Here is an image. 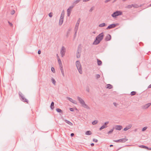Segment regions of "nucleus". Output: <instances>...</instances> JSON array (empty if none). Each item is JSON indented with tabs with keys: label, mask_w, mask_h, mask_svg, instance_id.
<instances>
[{
	"label": "nucleus",
	"mask_w": 151,
	"mask_h": 151,
	"mask_svg": "<svg viewBox=\"0 0 151 151\" xmlns=\"http://www.w3.org/2000/svg\"><path fill=\"white\" fill-rule=\"evenodd\" d=\"M104 36L103 32H102L99 34L96 37V39L93 42V44L94 45H98L103 40Z\"/></svg>",
	"instance_id": "1"
},
{
	"label": "nucleus",
	"mask_w": 151,
	"mask_h": 151,
	"mask_svg": "<svg viewBox=\"0 0 151 151\" xmlns=\"http://www.w3.org/2000/svg\"><path fill=\"white\" fill-rule=\"evenodd\" d=\"M77 99L79 101L80 103L81 106L84 108H86L87 109H90V107L85 104L84 100L79 96L77 97Z\"/></svg>",
	"instance_id": "2"
},
{
	"label": "nucleus",
	"mask_w": 151,
	"mask_h": 151,
	"mask_svg": "<svg viewBox=\"0 0 151 151\" xmlns=\"http://www.w3.org/2000/svg\"><path fill=\"white\" fill-rule=\"evenodd\" d=\"M76 65L79 72L81 74L82 73V68L81 65L79 61L77 60L76 62Z\"/></svg>",
	"instance_id": "3"
},
{
	"label": "nucleus",
	"mask_w": 151,
	"mask_h": 151,
	"mask_svg": "<svg viewBox=\"0 0 151 151\" xmlns=\"http://www.w3.org/2000/svg\"><path fill=\"white\" fill-rule=\"evenodd\" d=\"M19 98L21 100L24 102H26L27 103H28V100L24 97V95L20 91H19Z\"/></svg>",
	"instance_id": "4"
},
{
	"label": "nucleus",
	"mask_w": 151,
	"mask_h": 151,
	"mask_svg": "<svg viewBox=\"0 0 151 151\" xmlns=\"http://www.w3.org/2000/svg\"><path fill=\"white\" fill-rule=\"evenodd\" d=\"M122 12L120 11H117L114 12L111 15V16L113 17H116L122 15Z\"/></svg>",
	"instance_id": "5"
},
{
	"label": "nucleus",
	"mask_w": 151,
	"mask_h": 151,
	"mask_svg": "<svg viewBox=\"0 0 151 151\" xmlns=\"http://www.w3.org/2000/svg\"><path fill=\"white\" fill-rule=\"evenodd\" d=\"M128 139L123 138H122L120 139L117 140H114V141L116 142H125L127 141Z\"/></svg>",
	"instance_id": "6"
},
{
	"label": "nucleus",
	"mask_w": 151,
	"mask_h": 151,
	"mask_svg": "<svg viewBox=\"0 0 151 151\" xmlns=\"http://www.w3.org/2000/svg\"><path fill=\"white\" fill-rule=\"evenodd\" d=\"M119 24L118 23L113 24H111L108 26V27L106 28V29H108L114 28L116 26L118 25Z\"/></svg>",
	"instance_id": "7"
},
{
	"label": "nucleus",
	"mask_w": 151,
	"mask_h": 151,
	"mask_svg": "<svg viewBox=\"0 0 151 151\" xmlns=\"http://www.w3.org/2000/svg\"><path fill=\"white\" fill-rule=\"evenodd\" d=\"M74 6V5H72V6H70L67 9V12L68 16H70L72 11V9Z\"/></svg>",
	"instance_id": "8"
},
{
	"label": "nucleus",
	"mask_w": 151,
	"mask_h": 151,
	"mask_svg": "<svg viewBox=\"0 0 151 151\" xmlns=\"http://www.w3.org/2000/svg\"><path fill=\"white\" fill-rule=\"evenodd\" d=\"M109 122H105L104 124L100 128L99 130H101L102 129L106 128L107 127V124L109 123Z\"/></svg>",
	"instance_id": "9"
},
{
	"label": "nucleus",
	"mask_w": 151,
	"mask_h": 151,
	"mask_svg": "<svg viewBox=\"0 0 151 151\" xmlns=\"http://www.w3.org/2000/svg\"><path fill=\"white\" fill-rule=\"evenodd\" d=\"M65 48L64 46H63L60 51V54L62 57H63L65 55Z\"/></svg>",
	"instance_id": "10"
},
{
	"label": "nucleus",
	"mask_w": 151,
	"mask_h": 151,
	"mask_svg": "<svg viewBox=\"0 0 151 151\" xmlns=\"http://www.w3.org/2000/svg\"><path fill=\"white\" fill-rule=\"evenodd\" d=\"M151 105V103H148L145 105L142 106V108L145 109L147 108Z\"/></svg>",
	"instance_id": "11"
},
{
	"label": "nucleus",
	"mask_w": 151,
	"mask_h": 151,
	"mask_svg": "<svg viewBox=\"0 0 151 151\" xmlns=\"http://www.w3.org/2000/svg\"><path fill=\"white\" fill-rule=\"evenodd\" d=\"M111 36L110 34H108L105 38V40L106 41H109L111 40Z\"/></svg>",
	"instance_id": "12"
},
{
	"label": "nucleus",
	"mask_w": 151,
	"mask_h": 151,
	"mask_svg": "<svg viewBox=\"0 0 151 151\" xmlns=\"http://www.w3.org/2000/svg\"><path fill=\"white\" fill-rule=\"evenodd\" d=\"M122 128V127L121 125H116L115 127V129L118 130H120Z\"/></svg>",
	"instance_id": "13"
},
{
	"label": "nucleus",
	"mask_w": 151,
	"mask_h": 151,
	"mask_svg": "<svg viewBox=\"0 0 151 151\" xmlns=\"http://www.w3.org/2000/svg\"><path fill=\"white\" fill-rule=\"evenodd\" d=\"M60 70L61 72L62 75L63 76V77H64L65 74L64 73V70H63V68L62 65L60 66Z\"/></svg>",
	"instance_id": "14"
},
{
	"label": "nucleus",
	"mask_w": 151,
	"mask_h": 151,
	"mask_svg": "<svg viewBox=\"0 0 151 151\" xmlns=\"http://www.w3.org/2000/svg\"><path fill=\"white\" fill-rule=\"evenodd\" d=\"M65 14V12L64 10H63L62 12V13L61 14L60 17V19H63L64 18V16Z\"/></svg>",
	"instance_id": "15"
},
{
	"label": "nucleus",
	"mask_w": 151,
	"mask_h": 151,
	"mask_svg": "<svg viewBox=\"0 0 151 151\" xmlns=\"http://www.w3.org/2000/svg\"><path fill=\"white\" fill-rule=\"evenodd\" d=\"M106 88L110 89L113 88V86L109 84L106 85Z\"/></svg>",
	"instance_id": "16"
},
{
	"label": "nucleus",
	"mask_w": 151,
	"mask_h": 151,
	"mask_svg": "<svg viewBox=\"0 0 151 151\" xmlns=\"http://www.w3.org/2000/svg\"><path fill=\"white\" fill-rule=\"evenodd\" d=\"M54 103L53 101H52L50 105V107L51 109L53 110L54 107Z\"/></svg>",
	"instance_id": "17"
},
{
	"label": "nucleus",
	"mask_w": 151,
	"mask_h": 151,
	"mask_svg": "<svg viewBox=\"0 0 151 151\" xmlns=\"http://www.w3.org/2000/svg\"><path fill=\"white\" fill-rule=\"evenodd\" d=\"M81 48L80 46H78L77 50V52L79 54V53H81Z\"/></svg>",
	"instance_id": "18"
},
{
	"label": "nucleus",
	"mask_w": 151,
	"mask_h": 151,
	"mask_svg": "<svg viewBox=\"0 0 151 151\" xmlns=\"http://www.w3.org/2000/svg\"><path fill=\"white\" fill-rule=\"evenodd\" d=\"M56 111L58 113H61L62 114H63V112L59 108H57L56 109Z\"/></svg>",
	"instance_id": "19"
},
{
	"label": "nucleus",
	"mask_w": 151,
	"mask_h": 151,
	"mask_svg": "<svg viewBox=\"0 0 151 151\" xmlns=\"http://www.w3.org/2000/svg\"><path fill=\"white\" fill-rule=\"evenodd\" d=\"M65 122H66L70 126H72L73 125V124L68 120H65Z\"/></svg>",
	"instance_id": "20"
},
{
	"label": "nucleus",
	"mask_w": 151,
	"mask_h": 151,
	"mask_svg": "<svg viewBox=\"0 0 151 151\" xmlns=\"http://www.w3.org/2000/svg\"><path fill=\"white\" fill-rule=\"evenodd\" d=\"M92 134V132L90 131H87L85 133V134L86 135H90Z\"/></svg>",
	"instance_id": "21"
},
{
	"label": "nucleus",
	"mask_w": 151,
	"mask_h": 151,
	"mask_svg": "<svg viewBox=\"0 0 151 151\" xmlns=\"http://www.w3.org/2000/svg\"><path fill=\"white\" fill-rule=\"evenodd\" d=\"M97 63L98 65H102V61L98 59H97Z\"/></svg>",
	"instance_id": "22"
},
{
	"label": "nucleus",
	"mask_w": 151,
	"mask_h": 151,
	"mask_svg": "<svg viewBox=\"0 0 151 151\" xmlns=\"http://www.w3.org/2000/svg\"><path fill=\"white\" fill-rule=\"evenodd\" d=\"M106 25V24L105 23H101V24H100L99 25V27H102L105 26Z\"/></svg>",
	"instance_id": "23"
},
{
	"label": "nucleus",
	"mask_w": 151,
	"mask_h": 151,
	"mask_svg": "<svg viewBox=\"0 0 151 151\" xmlns=\"http://www.w3.org/2000/svg\"><path fill=\"white\" fill-rule=\"evenodd\" d=\"M80 22V19H78V20L77 21V23L76 24L75 26L78 27V26L79 25Z\"/></svg>",
	"instance_id": "24"
},
{
	"label": "nucleus",
	"mask_w": 151,
	"mask_h": 151,
	"mask_svg": "<svg viewBox=\"0 0 151 151\" xmlns=\"http://www.w3.org/2000/svg\"><path fill=\"white\" fill-rule=\"evenodd\" d=\"M51 81L52 83L54 85H55L56 82L55 80L53 78H52L51 79Z\"/></svg>",
	"instance_id": "25"
},
{
	"label": "nucleus",
	"mask_w": 151,
	"mask_h": 151,
	"mask_svg": "<svg viewBox=\"0 0 151 151\" xmlns=\"http://www.w3.org/2000/svg\"><path fill=\"white\" fill-rule=\"evenodd\" d=\"M63 19H59V25H61L63 23Z\"/></svg>",
	"instance_id": "26"
},
{
	"label": "nucleus",
	"mask_w": 151,
	"mask_h": 151,
	"mask_svg": "<svg viewBox=\"0 0 151 151\" xmlns=\"http://www.w3.org/2000/svg\"><path fill=\"white\" fill-rule=\"evenodd\" d=\"M98 122V120H95L92 122V123L93 125H95L97 124Z\"/></svg>",
	"instance_id": "27"
},
{
	"label": "nucleus",
	"mask_w": 151,
	"mask_h": 151,
	"mask_svg": "<svg viewBox=\"0 0 151 151\" xmlns=\"http://www.w3.org/2000/svg\"><path fill=\"white\" fill-rule=\"evenodd\" d=\"M58 62L59 63V66H62V64L61 63V61L60 59V58L58 59Z\"/></svg>",
	"instance_id": "28"
},
{
	"label": "nucleus",
	"mask_w": 151,
	"mask_h": 151,
	"mask_svg": "<svg viewBox=\"0 0 151 151\" xmlns=\"http://www.w3.org/2000/svg\"><path fill=\"white\" fill-rule=\"evenodd\" d=\"M114 128H113L111 130L109 131L108 132V134H111V133H112L114 131Z\"/></svg>",
	"instance_id": "29"
},
{
	"label": "nucleus",
	"mask_w": 151,
	"mask_h": 151,
	"mask_svg": "<svg viewBox=\"0 0 151 151\" xmlns=\"http://www.w3.org/2000/svg\"><path fill=\"white\" fill-rule=\"evenodd\" d=\"M136 92L134 91H133L131 92L130 94L131 96H134L136 94Z\"/></svg>",
	"instance_id": "30"
},
{
	"label": "nucleus",
	"mask_w": 151,
	"mask_h": 151,
	"mask_svg": "<svg viewBox=\"0 0 151 151\" xmlns=\"http://www.w3.org/2000/svg\"><path fill=\"white\" fill-rule=\"evenodd\" d=\"M139 147L141 148H145V149H147V148H148V147H147L146 146L143 145H140V146Z\"/></svg>",
	"instance_id": "31"
},
{
	"label": "nucleus",
	"mask_w": 151,
	"mask_h": 151,
	"mask_svg": "<svg viewBox=\"0 0 151 151\" xmlns=\"http://www.w3.org/2000/svg\"><path fill=\"white\" fill-rule=\"evenodd\" d=\"M81 54L80 53H79V54H78V53L77 52L76 56L77 58H79L80 57Z\"/></svg>",
	"instance_id": "32"
},
{
	"label": "nucleus",
	"mask_w": 151,
	"mask_h": 151,
	"mask_svg": "<svg viewBox=\"0 0 151 151\" xmlns=\"http://www.w3.org/2000/svg\"><path fill=\"white\" fill-rule=\"evenodd\" d=\"M67 98L68 99V100H69L71 102H72L73 101V99L72 98H70V97H67Z\"/></svg>",
	"instance_id": "33"
},
{
	"label": "nucleus",
	"mask_w": 151,
	"mask_h": 151,
	"mask_svg": "<svg viewBox=\"0 0 151 151\" xmlns=\"http://www.w3.org/2000/svg\"><path fill=\"white\" fill-rule=\"evenodd\" d=\"M132 127V125L131 124H129L128 125L126 126L127 128L129 129H130Z\"/></svg>",
	"instance_id": "34"
},
{
	"label": "nucleus",
	"mask_w": 151,
	"mask_h": 151,
	"mask_svg": "<svg viewBox=\"0 0 151 151\" xmlns=\"http://www.w3.org/2000/svg\"><path fill=\"white\" fill-rule=\"evenodd\" d=\"M96 79H98L100 77V76L99 74H96Z\"/></svg>",
	"instance_id": "35"
},
{
	"label": "nucleus",
	"mask_w": 151,
	"mask_h": 151,
	"mask_svg": "<svg viewBox=\"0 0 151 151\" xmlns=\"http://www.w3.org/2000/svg\"><path fill=\"white\" fill-rule=\"evenodd\" d=\"M78 29V27L75 26V27L74 31L75 32H77Z\"/></svg>",
	"instance_id": "36"
},
{
	"label": "nucleus",
	"mask_w": 151,
	"mask_h": 151,
	"mask_svg": "<svg viewBox=\"0 0 151 151\" xmlns=\"http://www.w3.org/2000/svg\"><path fill=\"white\" fill-rule=\"evenodd\" d=\"M147 127H144L142 129V131H145V130H146V129H147Z\"/></svg>",
	"instance_id": "37"
},
{
	"label": "nucleus",
	"mask_w": 151,
	"mask_h": 151,
	"mask_svg": "<svg viewBox=\"0 0 151 151\" xmlns=\"http://www.w3.org/2000/svg\"><path fill=\"white\" fill-rule=\"evenodd\" d=\"M15 13V11L14 10H12L11 12V14L12 15L14 14Z\"/></svg>",
	"instance_id": "38"
},
{
	"label": "nucleus",
	"mask_w": 151,
	"mask_h": 151,
	"mask_svg": "<svg viewBox=\"0 0 151 151\" xmlns=\"http://www.w3.org/2000/svg\"><path fill=\"white\" fill-rule=\"evenodd\" d=\"M8 22L9 24V25H10V26L11 27H13V24H12L11 23V22H10L9 21H8Z\"/></svg>",
	"instance_id": "39"
},
{
	"label": "nucleus",
	"mask_w": 151,
	"mask_h": 151,
	"mask_svg": "<svg viewBox=\"0 0 151 151\" xmlns=\"http://www.w3.org/2000/svg\"><path fill=\"white\" fill-rule=\"evenodd\" d=\"M51 70L53 73H55V69L54 68L52 67L51 68Z\"/></svg>",
	"instance_id": "40"
},
{
	"label": "nucleus",
	"mask_w": 151,
	"mask_h": 151,
	"mask_svg": "<svg viewBox=\"0 0 151 151\" xmlns=\"http://www.w3.org/2000/svg\"><path fill=\"white\" fill-rule=\"evenodd\" d=\"M49 17H51L52 16V13L50 12L48 14Z\"/></svg>",
	"instance_id": "41"
},
{
	"label": "nucleus",
	"mask_w": 151,
	"mask_h": 151,
	"mask_svg": "<svg viewBox=\"0 0 151 151\" xmlns=\"http://www.w3.org/2000/svg\"><path fill=\"white\" fill-rule=\"evenodd\" d=\"M93 141L94 142H97L98 141V140L97 139H93Z\"/></svg>",
	"instance_id": "42"
},
{
	"label": "nucleus",
	"mask_w": 151,
	"mask_h": 151,
	"mask_svg": "<svg viewBox=\"0 0 151 151\" xmlns=\"http://www.w3.org/2000/svg\"><path fill=\"white\" fill-rule=\"evenodd\" d=\"M132 7V5H128L127 6L126 8H131Z\"/></svg>",
	"instance_id": "43"
},
{
	"label": "nucleus",
	"mask_w": 151,
	"mask_h": 151,
	"mask_svg": "<svg viewBox=\"0 0 151 151\" xmlns=\"http://www.w3.org/2000/svg\"><path fill=\"white\" fill-rule=\"evenodd\" d=\"M86 91L88 92H89V89L88 88V87L86 88Z\"/></svg>",
	"instance_id": "44"
},
{
	"label": "nucleus",
	"mask_w": 151,
	"mask_h": 151,
	"mask_svg": "<svg viewBox=\"0 0 151 151\" xmlns=\"http://www.w3.org/2000/svg\"><path fill=\"white\" fill-rule=\"evenodd\" d=\"M69 109L70 111H74V109L73 108H70Z\"/></svg>",
	"instance_id": "45"
},
{
	"label": "nucleus",
	"mask_w": 151,
	"mask_h": 151,
	"mask_svg": "<svg viewBox=\"0 0 151 151\" xmlns=\"http://www.w3.org/2000/svg\"><path fill=\"white\" fill-rule=\"evenodd\" d=\"M132 6L135 8L137 7V5L134 4H132Z\"/></svg>",
	"instance_id": "46"
},
{
	"label": "nucleus",
	"mask_w": 151,
	"mask_h": 151,
	"mask_svg": "<svg viewBox=\"0 0 151 151\" xmlns=\"http://www.w3.org/2000/svg\"><path fill=\"white\" fill-rule=\"evenodd\" d=\"M111 0H106L105 1H104V2L105 3H108V2L110 1H111Z\"/></svg>",
	"instance_id": "47"
},
{
	"label": "nucleus",
	"mask_w": 151,
	"mask_h": 151,
	"mask_svg": "<svg viewBox=\"0 0 151 151\" xmlns=\"http://www.w3.org/2000/svg\"><path fill=\"white\" fill-rule=\"evenodd\" d=\"M72 103H73L74 104H77L76 101H75V100H73V101Z\"/></svg>",
	"instance_id": "48"
},
{
	"label": "nucleus",
	"mask_w": 151,
	"mask_h": 151,
	"mask_svg": "<svg viewBox=\"0 0 151 151\" xmlns=\"http://www.w3.org/2000/svg\"><path fill=\"white\" fill-rule=\"evenodd\" d=\"M128 129L126 127L124 129V130L125 131H126Z\"/></svg>",
	"instance_id": "49"
},
{
	"label": "nucleus",
	"mask_w": 151,
	"mask_h": 151,
	"mask_svg": "<svg viewBox=\"0 0 151 151\" xmlns=\"http://www.w3.org/2000/svg\"><path fill=\"white\" fill-rule=\"evenodd\" d=\"M113 104L115 106H117V104H116V103L115 102H114L113 103Z\"/></svg>",
	"instance_id": "50"
},
{
	"label": "nucleus",
	"mask_w": 151,
	"mask_h": 151,
	"mask_svg": "<svg viewBox=\"0 0 151 151\" xmlns=\"http://www.w3.org/2000/svg\"><path fill=\"white\" fill-rule=\"evenodd\" d=\"M41 53V52L40 50H39L38 51V54H40Z\"/></svg>",
	"instance_id": "51"
},
{
	"label": "nucleus",
	"mask_w": 151,
	"mask_h": 151,
	"mask_svg": "<svg viewBox=\"0 0 151 151\" xmlns=\"http://www.w3.org/2000/svg\"><path fill=\"white\" fill-rule=\"evenodd\" d=\"M93 8L92 7H91L90 9L89 10V11L90 12H92L93 11Z\"/></svg>",
	"instance_id": "52"
},
{
	"label": "nucleus",
	"mask_w": 151,
	"mask_h": 151,
	"mask_svg": "<svg viewBox=\"0 0 151 151\" xmlns=\"http://www.w3.org/2000/svg\"><path fill=\"white\" fill-rule=\"evenodd\" d=\"M74 135V134L73 133H72L70 134V136L71 137H73Z\"/></svg>",
	"instance_id": "53"
},
{
	"label": "nucleus",
	"mask_w": 151,
	"mask_h": 151,
	"mask_svg": "<svg viewBox=\"0 0 151 151\" xmlns=\"http://www.w3.org/2000/svg\"><path fill=\"white\" fill-rule=\"evenodd\" d=\"M147 149L148 150H151V147H148V148H147Z\"/></svg>",
	"instance_id": "54"
},
{
	"label": "nucleus",
	"mask_w": 151,
	"mask_h": 151,
	"mask_svg": "<svg viewBox=\"0 0 151 151\" xmlns=\"http://www.w3.org/2000/svg\"><path fill=\"white\" fill-rule=\"evenodd\" d=\"M91 146H93L94 145V144L93 143H92L91 144Z\"/></svg>",
	"instance_id": "55"
},
{
	"label": "nucleus",
	"mask_w": 151,
	"mask_h": 151,
	"mask_svg": "<svg viewBox=\"0 0 151 151\" xmlns=\"http://www.w3.org/2000/svg\"><path fill=\"white\" fill-rule=\"evenodd\" d=\"M151 88V84L148 87V88Z\"/></svg>",
	"instance_id": "56"
},
{
	"label": "nucleus",
	"mask_w": 151,
	"mask_h": 151,
	"mask_svg": "<svg viewBox=\"0 0 151 151\" xmlns=\"http://www.w3.org/2000/svg\"><path fill=\"white\" fill-rule=\"evenodd\" d=\"M76 33H77V32H75V34L74 35V36H76Z\"/></svg>",
	"instance_id": "57"
},
{
	"label": "nucleus",
	"mask_w": 151,
	"mask_h": 151,
	"mask_svg": "<svg viewBox=\"0 0 151 151\" xmlns=\"http://www.w3.org/2000/svg\"><path fill=\"white\" fill-rule=\"evenodd\" d=\"M113 145H110V147H113Z\"/></svg>",
	"instance_id": "58"
},
{
	"label": "nucleus",
	"mask_w": 151,
	"mask_h": 151,
	"mask_svg": "<svg viewBox=\"0 0 151 151\" xmlns=\"http://www.w3.org/2000/svg\"><path fill=\"white\" fill-rule=\"evenodd\" d=\"M117 0H114L113 1V3H114V2H116V1Z\"/></svg>",
	"instance_id": "59"
},
{
	"label": "nucleus",
	"mask_w": 151,
	"mask_h": 151,
	"mask_svg": "<svg viewBox=\"0 0 151 151\" xmlns=\"http://www.w3.org/2000/svg\"><path fill=\"white\" fill-rule=\"evenodd\" d=\"M68 33H69V32H67V37H68Z\"/></svg>",
	"instance_id": "60"
},
{
	"label": "nucleus",
	"mask_w": 151,
	"mask_h": 151,
	"mask_svg": "<svg viewBox=\"0 0 151 151\" xmlns=\"http://www.w3.org/2000/svg\"><path fill=\"white\" fill-rule=\"evenodd\" d=\"M93 33L94 34H95L96 33V32L95 31L93 32Z\"/></svg>",
	"instance_id": "61"
},
{
	"label": "nucleus",
	"mask_w": 151,
	"mask_h": 151,
	"mask_svg": "<svg viewBox=\"0 0 151 151\" xmlns=\"http://www.w3.org/2000/svg\"><path fill=\"white\" fill-rule=\"evenodd\" d=\"M127 0H122L123 1H126Z\"/></svg>",
	"instance_id": "62"
},
{
	"label": "nucleus",
	"mask_w": 151,
	"mask_h": 151,
	"mask_svg": "<svg viewBox=\"0 0 151 151\" xmlns=\"http://www.w3.org/2000/svg\"><path fill=\"white\" fill-rule=\"evenodd\" d=\"M120 148L119 149H118V150H119L120 148Z\"/></svg>",
	"instance_id": "63"
},
{
	"label": "nucleus",
	"mask_w": 151,
	"mask_h": 151,
	"mask_svg": "<svg viewBox=\"0 0 151 151\" xmlns=\"http://www.w3.org/2000/svg\"><path fill=\"white\" fill-rule=\"evenodd\" d=\"M70 29H68V31H70Z\"/></svg>",
	"instance_id": "64"
}]
</instances>
